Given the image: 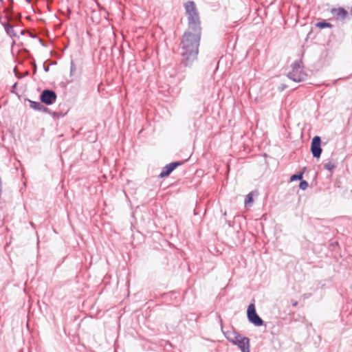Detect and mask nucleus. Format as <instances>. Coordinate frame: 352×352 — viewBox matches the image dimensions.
I'll use <instances>...</instances> for the list:
<instances>
[{
  "label": "nucleus",
  "mask_w": 352,
  "mask_h": 352,
  "mask_svg": "<svg viewBox=\"0 0 352 352\" xmlns=\"http://www.w3.org/2000/svg\"><path fill=\"white\" fill-rule=\"evenodd\" d=\"M184 8L187 15L188 28L194 33L186 32L183 35L181 42V63L186 67H190L197 59L201 28L199 13L195 2L188 1L184 3Z\"/></svg>",
  "instance_id": "1"
},
{
  "label": "nucleus",
  "mask_w": 352,
  "mask_h": 352,
  "mask_svg": "<svg viewBox=\"0 0 352 352\" xmlns=\"http://www.w3.org/2000/svg\"><path fill=\"white\" fill-rule=\"evenodd\" d=\"M226 338L234 345L237 346L241 352H250V339L239 333L232 332L229 333Z\"/></svg>",
  "instance_id": "2"
},
{
  "label": "nucleus",
  "mask_w": 352,
  "mask_h": 352,
  "mask_svg": "<svg viewBox=\"0 0 352 352\" xmlns=\"http://www.w3.org/2000/svg\"><path fill=\"white\" fill-rule=\"evenodd\" d=\"M289 79L294 82H302L307 78V74L303 71L302 62L296 60L292 64V71L287 74Z\"/></svg>",
  "instance_id": "3"
},
{
  "label": "nucleus",
  "mask_w": 352,
  "mask_h": 352,
  "mask_svg": "<svg viewBox=\"0 0 352 352\" xmlns=\"http://www.w3.org/2000/svg\"><path fill=\"white\" fill-rule=\"evenodd\" d=\"M248 318L249 321L254 324L256 327L262 326L264 323L263 320L256 314L255 306L254 304H250L247 311Z\"/></svg>",
  "instance_id": "4"
},
{
  "label": "nucleus",
  "mask_w": 352,
  "mask_h": 352,
  "mask_svg": "<svg viewBox=\"0 0 352 352\" xmlns=\"http://www.w3.org/2000/svg\"><path fill=\"white\" fill-rule=\"evenodd\" d=\"M56 92L51 89H44L40 96L41 101L47 105L54 104L56 102Z\"/></svg>",
  "instance_id": "5"
},
{
  "label": "nucleus",
  "mask_w": 352,
  "mask_h": 352,
  "mask_svg": "<svg viewBox=\"0 0 352 352\" xmlns=\"http://www.w3.org/2000/svg\"><path fill=\"white\" fill-rule=\"evenodd\" d=\"M321 139L319 136H315L311 141V151L314 157L319 158L322 153V148L320 146Z\"/></svg>",
  "instance_id": "6"
},
{
  "label": "nucleus",
  "mask_w": 352,
  "mask_h": 352,
  "mask_svg": "<svg viewBox=\"0 0 352 352\" xmlns=\"http://www.w3.org/2000/svg\"><path fill=\"white\" fill-rule=\"evenodd\" d=\"M182 162H173L166 165L163 168V170L160 174L159 177L160 178H163L164 177L168 176L174 169H175L177 166L182 165Z\"/></svg>",
  "instance_id": "7"
},
{
  "label": "nucleus",
  "mask_w": 352,
  "mask_h": 352,
  "mask_svg": "<svg viewBox=\"0 0 352 352\" xmlns=\"http://www.w3.org/2000/svg\"><path fill=\"white\" fill-rule=\"evenodd\" d=\"M332 13L336 16L338 19H345L347 16L348 12L343 8L338 9H333Z\"/></svg>",
  "instance_id": "8"
},
{
  "label": "nucleus",
  "mask_w": 352,
  "mask_h": 352,
  "mask_svg": "<svg viewBox=\"0 0 352 352\" xmlns=\"http://www.w3.org/2000/svg\"><path fill=\"white\" fill-rule=\"evenodd\" d=\"M30 107L38 111H47V108L43 105L41 102L30 101Z\"/></svg>",
  "instance_id": "9"
},
{
  "label": "nucleus",
  "mask_w": 352,
  "mask_h": 352,
  "mask_svg": "<svg viewBox=\"0 0 352 352\" xmlns=\"http://www.w3.org/2000/svg\"><path fill=\"white\" fill-rule=\"evenodd\" d=\"M2 24H3V25L5 28V30L8 36H10V37H16V34L15 33L12 25H11L10 24H9L8 23H4Z\"/></svg>",
  "instance_id": "10"
},
{
  "label": "nucleus",
  "mask_w": 352,
  "mask_h": 352,
  "mask_svg": "<svg viewBox=\"0 0 352 352\" xmlns=\"http://www.w3.org/2000/svg\"><path fill=\"white\" fill-rule=\"evenodd\" d=\"M324 168L332 174L333 170L336 168V164L333 160H329L324 164Z\"/></svg>",
  "instance_id": "11"
},
{
  "label": "nucleus",
  "mask_w": 352,
  "mask_h": 352,
  "mask_svg": "<svg viewBox=\"0 0 352 352\" xmlns=\"http://www.w3.org/2000/svg\"><path fill=\"white\" fill-rule=\"evenodd\" d=\"M316 26L319 28L323 29V28H331L332 25L329 23L326 22L325 21H323L318 22L316 24Z\"/></svg>",
  "instance_id": "12"
},
{
  "label": "nucleus",
  "mask_w": 352,
  "mask_h": 352,
  "mask_svg": "<svg viewBox=\"0 0 352 352\" xmlns=\"http://www.w3.org/2000/svg\"><path fill=\"white\" fill-rule=\"evenodd\" d=\"M303 172H300L297 174H294L291 176L290 180L291 181H297V180H301L302 178Z\"/></svg>",
  "instance_id": "13"
},
{
  "label": "nucleus",
  "mask_w": 352,
  "mask_h": 352,
  "mask_svg": "<svg viewBox=\"0 0 352 352\" xmlns=\"http://www.w3.org/2000/svg\"><path fill=\"white\" fill-rule=\"evenodd\" d=\"M253 202L252 192H250L247 195L246 198L245 199V204L247 205L248 204Z\"/></svg>",
  "instance_id": "14"
},
{
  "label": "nucleus",
  "mask_w": 352,
  "mask_h": 352,
  "mask_svg": "<svg viewBox=\"0 0 352 352\" xmlns=\"http://www.w3.org/2000/svg\"><path fill=\"white\" fill-rule=\"evenodd\" d=\"M308 187V182L305 180H302L300 182L299 188L302 190H306Z\"/></svg>",
  "instance_id": "15"
},
{
  "label": "nucleus",
  "mask_w": 352,
  "mask_h": 352,
  "mask_svg": "<svg viewBox=\"0 0 352 352\" xmlns=\"http://www.w3.org/2000/svg\"><path fill=\"white\" fill-rule=\"evenodd\" d=\"M76 67L73 60L71 61L70 63V73L72 74L76 72Z\"/></svg>",
  "instance_id": "16"
},
{
  "label": "nucleus",
  "mask_w": 352,
  "mask_h": 352,
  "mask_svg": "<svg viewBox=\"0 0 352 352\" xmlns=\"http://www.w3.org/2000/svg\"><path fill=\"white\" fill-rule=\"evenodd\" d=\"M311 296V294H304L302 295V298L305 300V299H307L309 298L310 296Z\"/></svg>",
  "instance_id": "17"
},
{
  "label": "nucleus",
  "mask_w": 352,
  "mask_h": 352,
  "mask_svg": "<svg viewBox=\"0 0 352 352\" xmlns=\"http://www.w3.org/2000/svg\"><path fill=\"white\" fill-rule=\"evenodd\" d=\"M14 72H15V75H16L18 78H22V76L19 75V74L17 73V72H16V68H14Z\"/></svg>",
  "instance_id": "18"
},
{
  "label": "nucleus",
  "mask_w": 352,
  "mask_h": 352,
  "mask_svg": "<svg viewBox=\"0 0 352 352\" xmlns=\"http://www.w3.org/2000/svg\"><path fill=\"white\" fill-rule=\"evenodd\" d=\"M298 305V301L296 300H294L292 302V306L293 307H296Z\"/></svg>",
  "instance_id": "19"
},
{
  "label": "nucleus",
  "mask_w": 352,
  "mask_h": 352,
  "mask_svg": "<svg viewBox=\"0 0 352 352\" xmlns=\"http://www.w3.org/2000/svg\"><path fill=\"white\" fill-rule=\"evenodd\" d=\"M350 14L352 16V7L350 9Z\"/></svg>",
  "instance_id": "20"
},
{
  "label": "nucleus",
  "mask_w": 352,
  "mask_h": 352,
  "mask_svg": "<svg viewBox=\"0 0 352 352\" xmlns=\"http://www.w3.org/2000/svg\"><path fill=\"white\" fill-rule=\"evenodd\" d=\"M21 34H24V31H23V30H22V31L21 32Z\"/></svg>",
  "instance_id": "21"
}]
</instances>
